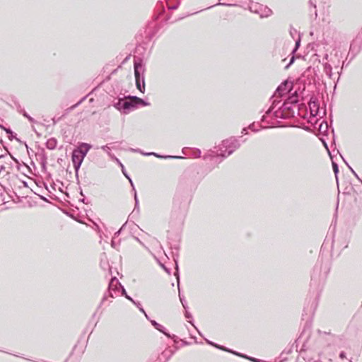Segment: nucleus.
Here are the masks:
<instances>
[{
    "label": "nucleus",
    "instance_id": "obj_1",
    "mask_svg": "<svg viewBox=\"0 0 362 362\" xmlns=\"http://www.w3.org/2000/svg\"><path fill=\"white\" fill-rule=\"evenodd\" d=\"M296 98H290L288 101L279 106L280 102L274 100L272 105L262 116V121L271 126L277 124V119H286L293 116L294 112L292 110V104L296 103Z\"/></svg>",
    "mask_w": 362,
    "mask_h": 362
},
{
    "label": "nucleus",
    "instance_id": "obj_2",
    "mask_svg": "<svg viewBox=\"0 0 362 362\" xmlns=\"http://www.w3.org/2000/svg\"><path fill=\"white\" fill-rule=\"evenodd\" d=\"M240 146V143L239 141L235 137H230L223 140L218 147H215L216 151H211L210 156H217L226 158L232 154Z\"/></svg>",
    "mask_w": 362,
    "mask_h": 362
},
{
    "label": "nucleus",
    "instance_id": "obj_3",
    "mask_svg": "<svg viewBox=\"0 0 362 362\" xmlns=\"http://www.w3.org/2000/svg\"><path fill=\"white\" fill-rule=\"evenodd\" d=\"M247 8L252 13L258 14L261 18H267L272 14V11L269 7L255 2H250Z\"/></svg>",
    "mask_w": 362,
    "mask_h": 362
},
{
    "label": "nucleus",
    "instance_id": "obj_4",
    "mask_svg": "<svg viewBox=\"0 0 362 362\" xmlns=\"http://www.w3.org/2000/svg\"><path fill=\"white\" fill-rule=\"evenodd\" d=\"M130 100H119L117 105L116 107L124 112V113L127 114L130 110L135 108V105L133 100H132V97H129Z\"/></svg>",
    "mask_w": 362,
    "mask_h": 362
},
{
    "label": "nucleus",
    "instance_id": "obj_5",
    "mask_svg": "<svg viewBox=\"0 0 362 362\" xmlns=\"http://www.w3.org/2000/svg\"><path fill=\"white\" fill-rule=\"evenodd\" d=\"M83 159L84 157L81 155L80 151H77L76 149L74 150L71 160L73 162L74 168L76 173L79 170Z\"/></svg>",
    "mask_w": 362,
    "mask_h": 362
},
{
    "label": "nucleus",
    "instance_id": "obj_6",
    "mask_svg": "<svg viewBox=\"0 0 362 362\" xmlns=\"http://www.w3.org/2000/svg\"><path fill=\"white\" fill-rule=\"evenodd\" d=\"M134 69L135 78H141V77H144V71H145V67L141 60H139V61L135 60L134 61Z\"/></svg>",
    "mask_w": 362,
    "mask_h": 362
},
{
    "label": "nucleus",
    "instance_id": "obj_7",
    "mask_svg": "<svg viewBox=\"0 0 362 362\" xmlns=\"http://www.w3.org/2000/svg\"><path fill=\"white\" fill-rule=\"evenodd\" d=\"M291 89V85L288 82L281 83L276 89L274 97L283 96Z\"/></svg>",
    "mask_w": 362,
    "mask_h": 362
},
{
    "label": "nucleus",
    "instance_id": "obj_8",
    "mask_svg": "<svg viewBox=\"0 0 362 362\" xmlns=\"http://www.w3.org/2000/svg\"><path fill=\"white\" fill-rule=\"evenodd\" d=\"M122 285L116 278H112L109 284L108 291L112 292V291H118L122 292Z\"/></svg>",
    "mask_w": 362,
    "mask_h": 362
},
{
    "label": "nucleus",
    "instance_id": "obj_9",
    "mask_svg": "<svg viewBox=\"0 0 362 362\" xmlns=\"http://www.w3.org/2000/svg\"><path fill=\"white\" fill-rule=\"evenodd\" d=\"M310 114L313 116H317L319 112V105L316 101L310 100L309 104Z\"/></svg>",
    "mask_w": 362,
    "mask_h": 362
},
{
    "label": "nucleus",
    "instance_id": "obj_10",
    "mask_svg": "<svg viewBox=\"0 0 362 362\" xmlns=\"http://www.w3.org/2000/svg\"><path fill=\"white\" fill-rule=\"evenodd\" d=\"M91 146L90 144L82 143L76 150L80 151L81 155L85 158Z\"/></svg>",
    "mask_w": 362,
    "mask_h": 362
},
{
    "label": "nucleus",
    "instance_id": "obj_11",
    "mask_svg": "<svg viewBox=\"0 0 362 362\" xmlns=\"http://www.w3.org/2000/svg\"><path fill=\"white\" fill-rule=\"evenodd\" d=\"M136 79V88L141 92L144 93L145 91V82H144V77L135 78Z\"/></svg>",
    "mask_w": 362,
    "mask_h": 362
},
{
    "label": "nucleus",
    "instance_id": "obj_12",
    "mask_svg": "<svg viewBox=\"0 0 362 362\" xmlns=\"http://www.w3.org/2000/svg\"><path fill=\"white\" fill-rule=\"evenodd\" d=\"M151 323L157 330H158L160 332L163 333L168 337H169V338L171 337L170 335L165 331V328L161 325L158 324L155 320H151Z\"/></svg>",
    "mask_w": 362,
    "mask_h": 362
},
{
    "label": "nucleus",
    "instance_id": "obj_13",
    "mask_svg": "<svg viewBox=\"0 0 362 362\" xmlns=\"http://www.w3.org/2000/svg\"><path fill=\"white\" fill-rule=\"evenodd\" d=\"M132 100L134 101L135 107H136L138 105L147 106L149 105L148 103L145 102L144 100H142L136 96H132Z\"/></svg>",
    "mask_w": 362,
    "mask_h": 362
},
{
    "label": "nucleus",
    "instance_id": "obj_14",
    "mask_svg": "<svg viewBox=\"0 0 362 362\" xmlns=\"http://www.w3.org/2000/svg\"><path fill=\"white\" fill-rule=\"evenodd\" d=\"M121 293L120 291H112V292L107 291V293L105 294L102 300L103 302L105 300H107L108 297H110L112 298H114L116 296H118Z\"/></svg>",
    "mask_w": 362,
    "mask_h": 362
},
{
    "label": "nucleus",
    "instance_id": "obj_15",
    "mask_svg": "<svg viewBox=\"0 0 362 362\" xmlns=\"http://www.w3.org/2000/svg\"><path fill=\"white\" fill-rule=\"evenodd\" d=\"M57 144V140L54 138H51L47 140V141L46 143V146L49 149H54L56 148Z\"/></svg>",
    "mask_w": 362,
    "mask_h": 362
},
{
    "label": "nucleus",
    "instance_id": "obj_16",
    "mask_svg": "<svg viewBox=\"0 0 362 362\" xmlns=\"http://www.w3.org/2000/svg\"><path fill=\"white\" fill-rule=\"evenodd\" d=\"M332 68L330 64H325L324 65V71L325 72L326 75L328 76L329 78H332Z\"/></svg>",
    "mask_w": 362,
    "mask_h": 362
},
{
    "label": "nucleus",
    "instance_id": "obj_17",
    "mask_svg": "<svg viewBox=\"0 0 362 362\" xmlns=\"http://www.w3.org/2000/svg\"><path fill=\"white\" fill-rule=\"evenodd\" d=\"M101 149L103 151H104L108 156L110 158H113V156H115L114 154H112L111 153V147L109 144H107V145H105V146H103L101 147Z\"/></svg>",
    "mask_w": 362,
    "mask_h": 362
},
{
    "label": "nucleus",
    "instance_id": "obj_18",
    "mask_svg": "<svg viewBox=\"0 0 362 362\" xmlns=\"http://www.w3.org/2000/svg\"><path fill=\"white\" fill-rule=\"evenodd\" d=\"M187 155L192 158H199L201 156V151L199 149H193L189 154Z\"/></svg>",
    "mask_w": 362,
    "mask_h": 362
},
{
    "label": "nucleus",
    "instance_id": "obj_19",
    "mask_svg": "<svg viewBox=\"0 0 362 362\" xmlns=\"http://www.w3.org/2000/svg\"><path fill=\"white\" fill-rule=\"evenodd\" d=\"M145 155H147V156H149V155H153L156 157H158V158H182V157L181 156H160L156 153H145Z\"/></svg>",
    "mask_w": 362,
    "mask_h": 362
},
{
    "label": "nucleus",
    "instance_id": "obj_20",
    "mask_svg": "<svg viewBox=\"0 0 362 362\" xmlns=\"http://www.w3.org/2000/svg\"><path fill=\"white\" fill-rule=\"evenodd\" d=\"M121 294L122 295H124L125 296L126 298H127L128 300H131L133 303L136 304V302L130 297L129 296L127 293H126V291L124 288H122V292H121Z\"/></svg>",
    "mask_w": 362,
    "mask_h": 362
},
{
    "label": "nucleus",
    "instance_id": "obj_21",
    "mask_svg": "<svg viewBox=\"0 0 362 362\" xmlns=\"http://www.w3.org/2000/svg\"><path fill=\"white\" fill-rule=\"evenodd\" d=\"M332 168L335 174L336 179L337 180V173L339 172L338 165L336 163L332 162Z\"/></svg>",
    "mask_w": 362,
    "mask_h": 362
},
{
    "label": "nucleus",
    "instance_id": "obj_22",
    "mask_svg": "<svg viewBox=\"0 0 362 362\" xmlns=\"http://www.w3.org/2000/svg\"><path fill=\"white\" fill-rule=\"evenodd\" d=\"M206 342H207L209 344H211V345H212V346H215V347H216V348H218V349H222V350L227 351V349H224L223 347H222V346H218V345H217V344H214L213 342H211V341H209V340H206ZM228 351H229L228 350Z\"/></svg>",
    "mask_w": 362,
    "mask_h": 362
},
{
    "label": "nucleus",
    "instance_id": "obj_23",
    "mask_svg": "<svg viewBox=\"0 0 362 362\" xmlns=\"http://www.w3.org/2000/svg\"><path fill=\"white\" fill-rule=\"evenodd\" d=\"M233 353L235 354H236V355L240 356V354H237V353H235V352H233ZM241 356L245 357L246 358H248V359H250V361H252L253 362H260L259 359H257V358H255L247 357V356H243V355H241Z\"/></svg>",
    "mask_w": 362,
    "mask_h": 362
},
{
    "label": "nucleus",
    "instance_id": "obj_24",
    "mask_svg": "<svg viewBox=\"0 0 362 362\" xmlns=\"http://www.w3.org/2000/svg\"><path fill=\"white\" fill-rule=\"evenodd\" d=\"M111 159L115 160L117 163H118L122 168H124V165L117 157L114 156L113 158H112Z\"/></svg>",
    "mask_w": 362,
    "mask_h": 362
},
{
    "label": "nucleus",
    "instance_id": "obj_25",
    "mask_svg": "<svg viewBox=\"0 0 362 362\" xmlns=\"http://www.w3.org/2000/svg\"><path fill=\"white\" fill-rule=\"evenodd\" d=\"M300 37H298V39L296 40V47H295V49L293 50V52L296 51V49H298V47H299V45H300Z\"/></svg>",
    "mask_w": 362,
    "mask_h": 362
},
{
    "label": "nucleus",
    "instance_id": "obj_26",
    "mask_svg": "<svg viewBox=\"0 0 362 362\" xmlns=\"http://www.w3.org/2000/svg\"><path fill=\"white\" fill-rule=\"evenodd\" d=\"M346 165H348L349 170H351V172L353 173V175L358 179L361 181L360 178L358 177V175L356 174V173L353 170V168L349 166L347 163Z\"/></svg>",
    "mask_w": 362,
    "mask_h": 362
},
{
    "label": "nucleus",
    "instance_id": "obj_27",
    "mask_svg": "<svg viewBox=\"0 0 362 362\" xmlns=\"http://www.w3.org/2000/svg\"><path fill=\"white\" fill-rule=\"evenodd\" d=\"M23 116L28 119V120L31 122H34V119L28 115L25 112H23Z\"/></svg>",
    "mask_w": 362,
    "mask_h": 362
},
{
    "label": "nucleus",
    "instance_id": "obj_28",
    "mask_svg": "<svg viewBox=\"0 0 362 362\" xmlns=\"http://www.w3.org/2000/svg\"><path fill=\"white\" fill-rule=\"evenodd\" d=\"M109 145L111 147V150L112 149H115V150L118 149V147H117V146L115 145V144L112 143V144H109Z\"/></svg>",
    "mask_w": 362,
    "mask_h": 362
},
{
    "label": "nucleus",
    "instance_id": "obj_29",
    "mask_svg": "<svg viewBox=\"0 0 362 362\" xmlns=\"http://www.w3.org/2000/svg\"><path fill=\"white\" fill-rule=\"evenodd\" d=\"M0 127L2 128L3 129H4L6 132L7 134H12L11 130H10L9 129H6L3 126H1V124H0Z\"/></svg>",
    "mask_w": 362,
    "mask_h": 362
},
{
    "label": "nucleus",
    "instance_id": "obj_30",
    "mask_svg": "<svg viewBox=\"0 0 362 362\" xmlns=\"http://www.w3.org/2000/svg\"><path fill=\"white\" fill-rule=\"evenodd\" d=\"M293 62H294V57H292L290 60L289 64L286 66V68H288L291 64H293Z\"/></svg>",
    "mask_w": 362,
    "mask_h": 362
},
{
    "label": "nucleus",
    "instance_id": "obj_31",
    "mask_svg": "<svg viewBox=\"0 0 362 362\" xmlns=\"http://www.w3.org/2000/svg\"><path fill=\"white\" fill-rule=\"evenodd\" d=\"M339 357L341 358H346V355H345V353L344 351L341 352L340 354H339Z\"/></svg>",
    "mask_w": 362,
    "mask_h": 362
},
{
    "label": "nucleus",
    "instance_id": "obj_32",
    "mask_svg": "<svg viewBox=\"0 0 362 362\" xmlns=\"http://www.w3.org/2000/svg\"><path fill=\"white\" fill-rule=\"evenodd\" d=\"M124 176H125L127 178H128V179H129V182H130V183H131L132 186L133 187V183H132V180L130 179V177H129L127 175V174H126L125 173H124Z\"/></svg>",
    "mask_w": 362,
    "mask_h": 362
},
{
    "label": "nucleus",
    "instance_id": "obj_33",
    "mask_svg": "<svg viewBox=\"0 0 362 362\" xmlns=\"http://www.w3.org/2000/svg\"><path fill=\"white\" fill-rule=\"evenodd\" d=\"M185 317H186L187 318H191V317H192V315H191V314H190L189 313L186 312V313H185Z\"/></svg>",
    "mask_w": 362,
    "mask_h": 362
},
{
    "label": "nucleus",
    "instance_id": "obj_34",
    "mask_svg": "<svg viewBox=\"0 0 362 362\" xmlns=\"http://www.w3.org/2000/svg\"><path fill=\"white\" fill-rule=\"evenodd\" d=\"M111 245L112 247L116 248V243L114 240H112Z\"/></svg>",
    "mask_w": 362,
    "mask_h": 362
},
{
    "label": "nucleus",
    "instance_id": "obj_35",
    "mask_svg": "<svg viewBox=\"0 0 362 362\" xmlns=\"http://www.w3.org/2000/svg\"><path fill=\"white\" fill-rule=\"evenodd\" d=\"M290 33L292 36H293L294 34H297V31L296 30H293L290 31Z\"/></svg>",
    "mask_w": 362,
    "mask_h": 362
},
{
    "label": "nucleus",
    "instance_id": "obj_36",
    "mask_svg": "<svg viewBox=\"0 0 362 362\" xmlns=\"http://www.w3.org/2000/svg\"><path fill=\"white\" fill-rule=\"evenodd\" d=\"M134 199H135V202H136V205L138 204V199H137V196H136V192H134Z\"/></svg>",
    "mask_w": 362,
    "mask_h": 362
},
{
    "label": "nucleus",
    "instance_id": "obj_37",
    "mask_svg": "<svg viewBox=\"0 0 362 362\" xmlns=\"http://www.w3.org/2000/svg\"><path fill=\"white\" fill-rule=\"evenodd\" d=\"M249 127L251 130L255 131V129H254V124H251Z\"/></svg>",
    "mask_w": 362,
    "mask_h": 362
},
{
    "label": "nucleus",
    "instance_id": "obj_38",
    "mask_svg": "<svg viewBox=\"0 0 362 362\" xmlns=\"http://www.w3.org/2000/svg\"><path fill=\"white\" fill-rule=\"evenodd\" d=\"M140 310H141V312H142V313H144V315H145V316H146V317H148V316H147L146 313H145V311L144 310V309H143V308H140Z\"/></svg>",
    "mask_w": 362,
    "mask_h": 362
},
{
    "label": "nucleus",
    "instance_id": "obj_39",
    "mask_svg": "<svg viewBox=\"0 0 362 362\" xmlns=\"http://www.w3.org/2000/svg\"><path fill=\"white\" fill-rule=\"evenodd\" d=\"M180 301H181V303H182V305H183V307L185 308V303H184V302H183V300H182V298H181L180 296Z\"/></svg>",
    "mask_w": 362,
    "mask_h": 362
},
{
    "label": "nucleus",
    "instance_id": "obj_40",
    "mask_svg": "<svg viewBox=\"0 0 362 362\" xmlns=\"http://www.w3.org/2000/svg\"><path fill=\"white\" fill-rule=\"evenodd\" d=\"M227 6H236V4H227Z\"/></svg>",
    "mask_w": 362,
    "mask_h": 362
},
{
    "label": "nucleus",
    "instance_id": "obj_41",
    "mask_svg": "<svg viewBox=\"0 0 362 362\" xmlns=\"http://www.w3.org/2000/svg\"><path fill=\"white\" fill-rule=\"evenodd\" d=\"M246 132V129H243V133H245V134H247V132Z\"/></svg>",
    "mask_w": 362,
    "mask_h": 362
},
{
    "label": "nucleus",
    "instance_id": "obj_42",
    "mask_svg": "<svg viewBox=\"0 0 362 362\" xmlns=\"http://www.w3.org/2000/svg\"><path fill=\"white\" fill-rule=\"evenodd\" d=\"M246 132V129H243V133H245V134H247V132Z\"/></svg>",
    "mask_w": 362,
    "mask_h": 362
},
{
    "label": "nucleus",
    "instance_id": "obj_43",
    "mask_svg": "<svg viewBox=\"0 0 362 362\" xmlns=\"http://www.w3.org/2000/svg\"><path fill=\"white\" fill-rule=\"evenodd\" d=\"M246 132V129H243V133H245V134H247V132Z\"/></svg>",
    "mask_w": 362,
    "mask_h": 362
},
{
    "label": "nucleus",
    "instance_id": "obj_44",
    "mask_svg": "<svg viewBox=\"0 0 362 362\" xmlns=\"http://www.w3.org/2000/svg\"><path fill=\"white\" fill-rule=\"evenodd\" d=\"M136 240L139 243H140L141 244H142V243L140 241V240H139L138 238H136Z\"/></svg>",
    "mask_w": 362,
    "mask_h": 362
},
{
    "label": "nucleus",
    "instance_id": "obj_45",
    "mask_svg": "<svg viewBox=\"0 0 362 362\" xmlns=\"http://www.w3.org/2000/svg\"><path fill=\"white\" fill-rule=\"evenodd\" d=\"M122 173H125V170H124V168H122Z\"/></svg>",
    "mask_w": 362,
    "mask_h": 362
},
{
    "label": "nucleus",
    "instance_id": "obj_46",
    "mask_svg": "<svg viewBox=\"0 0 362 362\" xmlns=\"http://www.w3.org/2000/svg\"><path fill=\"white\" fill-rule=\"evenodd\" d=\"M177 284H179V276H177Z\"/></svg>",
    "mask_w": 362,
    "mask_h": 362
},
{
    "label": "nucleus",
    "instance_id": "obj_47",
    "mask_svg": "<svg viewBox=\"0 0 362 362\" xmlns=\"http://www.w3.org/2000/svg\"><path fill=\"white\" fill-rule=\"evenodd\" d=\"M119 231H117L115 235H117V234H119Z\"/></svg>",
    "mask_w": 362,
    "mask_h": 362
}]
</instances>
